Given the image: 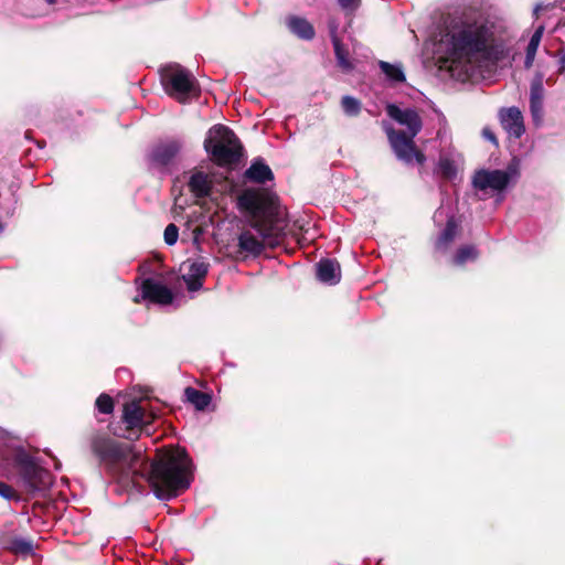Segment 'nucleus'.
<instances>
[{
  "label": "nucleus",
  "mask_w": 565,
  "mask_h": 565,
  "mask_svg": "<svg viewBox=\"0 0 565 565\" xmlns=\"http://www.w3.org/2000/svg\"><path fill=\"white\" fill-rule=\"evenodd\" d=\"M161 82L166 93L180 103L193 95L199 96L201 90L192 73L180 64H169L161 71Z\"/></svg>",
  "instance_id": "obj_6"
},
{
  "label": "nucleus",
  "mask_w": 565,
  "mask_h": 565,
  "mask_svg": "<svg viewBox=\"0 0 565 565\" xmlns=\"http://www.w3.org/2000/svg\"><path fill=\"white\" fill-rule=\"evenodd\" d=\"M379 66L388 81L394 83H403L406 81L405 74L399 66L385 61H380Z\"/></svg>",
  "instance_id": "obj_24"
},
{
  "label": "nucleus",
  "mask_w": 565,
  "mask_h": 565,
  "mask_svg": "<svg viewBox=\"0 0 565 565\" xmlns=\"http://www.w3.org/2000/svg\"><path fill=\"white\" fill-rule=\"evenodd\" d=\"M288 28L294 34L303 40H312L316 34L313 25L307 19L296 15L288 19Z\"/></svg>",
  "instance_id": "obj_21"
},
{
  "label": "nucleus",
  "mask_w": 565,
  "mask_h": 565,
  "mask_svg": "<svg viewBox=\"0 0 565 565\" xmlns=\"http://www.w3.org/2000/svg\"><path fill=\"white\" fill-rule=\"evenodd\" d=\"M244 179L253 183L265 184L273 181L275 175L265 160L262 157H257L252 161L249 168L245 170Z\"/></svg>",
  "instance_id": "obj_16"
},
{
  "label": "nucleus",
  "mask_w": 565,
  "mask_h": 565,
  "mask_svg": "<svg viewBox=\"0 0 565 565\" xmlns=\"http://www.w3.org/2000/svg\"><path fill=\"white\" fill-rule=\"evenodd\" d=\"M478 257L479 252L475 245H463L457 249L454 256V263L458 266H462L468 260H476Z\"/></svg>",
  "instance_id": "obj_25"
},
{
  "label": "nucleus",
  "mask_w": 565,
  "mask_h": 565,
  "mask_svg": "<svg viewBox=\"0 0 565 565\" xmlns=\"http://www.w3.org/2000/svg\"><path fill=\"white\" fill-rule=\"evenodd\" d=\"M0 548L14 555L28 556L33 554V542L18 536L13 531H0Z\"/></svg>",
  "instance_id": "obj_13"
},
{
  "label": "nucleus",
  "mask_w": 565,
  "mask_h": 565,
  "mask_svg": "<svg viewBox=\"0 0 565 565\" xmlns=\"http://www.w3.org/2000/svg\"><path fill=\"white\" fill-rule=\"evenodd\" d=\"M183 280L189 291H198L203 287L204 279H199L189 275L183 276Z\"/></svg>",
  "instance_id": "obj_32"
},
{
  "label": "nucleus",
  "mask_w": 565,
  "mask_h": 565,
  "mask_svg": "<svg viewBox=\"0 0 565 565\" xmlns=\"http://www.w3.org/2000/svg\"><path fill=\"white\" fill-rule=\"evenodd\" d=\"M204 149L218 167H235L244 157V147L236 134L224 125H215L204 140Z\"/></svg>",
  "instance_id": "obj_4"
},
{
  "label": "nucleus",
  "mask_w": 565,
  "mask_h": 565,
  "mask_svg": "<svg viewBox=\"0 0 565 565\" xmlns=\"http://www.w3.org/2000/svg\"><path fill=\"white\" fill-rule=\"evenodd\" d=\"M450 54L454 61L472 62L500 58L501 46L497 42L494 25L475 10H465L452 25Z\"/></svg>",
  "instance_id": "obj_3"
},
{
  "label": "nucleus",
  "mask_w": 565,
  "mask_h": 565,
  "mask_svg": "<svg viewBox=\"0 0 565 565\" xmlns=\"http://www.w3.org/2000/svg\"><path fill=\"white\" fill-rule=\"evenodd\" d=\"M181 149V142L172 139L157 143L148 154V160L156 168L167 167Z\"/></svg>",
  "instance_id": "obj_12"
},
{
  "label": "nucleus",
  "mask_w": 565,
  "mask_h": 565,
  "mask_svg": "<svg viewBox=\"0 0 565 565\" xmlns=\"http://www.w3.org/2000/svg\"><path fill=\"white\" fill-rule=\"evenodd\" d=\"M330 38L338 67L345 74L351 73L354 70V63L350 60L349 50L338 36L335 28L331 30Z\"/></svg>",
  "instance_id": "obj_18"
},
{
  "label": "nucleus",
  "mask_w": 565,
  "mask_h": 565,
  "mask_svg": "<svg viewBox=\"0 0 565 565\" xmlns=\"http://www.w3.org/2000/svg\"><path fill=\"white\" fill-rule=\"evenodd\" d=\"M390 145L398 160L405 164L424 166L426 162L425 153L417 148L414 138L416 136H407L404 130H396L391 126L385 128Z\"/></svg>",
  "instance_id": "obj_7"
},
{
  "label": "nucleus",
  "mask_w": 565,
  "mask_h": 565,
  "mask_svg": "<svg viewBox=\"0 0 565 565\" xmlns=\"http://www.w3.org/2000/svg\"><path fill=\"white\" fill-rule=\"evenodd\" d=\"M544 30H545L544 25L537 26L530 39V42L525 50V60H524V68L525 70L532 68V66L534 64L536 52H537V49L542 41Z\"/></svg>",
  "instance_id": "obj_22"
},
{
  "label": "nucleus",
  "mask_w": 565,
  "mask_h": 565,
  "mask_svg": "<svg viewBox=\"0 0 565 565\" xmlns=\"http://www.w3.org/2000/svg\"><path fill=\"white\" fill-rule=\"evenodd\" d=\"M95 406L99 413L109 415L114 412L115 404L110 395L103 393L96 398Z\"/></svg>",
  "instance_id": "obj_28"
},
{
  "label": "nucleus",
  "mask_w": 565,
  "mask_h": 565,
  "mask_svg": "<svg viewBox=\"0 0 565 565\" xmlns=\"http://www.w3.org/2000/svg\"><path fill=\"white\" fill-rule=\"evenodd\" d=\"M317 278L319 281L333 286L341 280V267L337 259L322 258L317 265Z\"/></svg>",
  "instance_id": "obj_17"
},
{
  "label": "nucleus",
  "mask_w": 565,
  "mask_h": 565,
  "mask_svg": "<svg viewBox=\"0 0 565 565\" xmlns=\"http://www.w3.org/2000/svg\"><path fill=\"white\" fill-rule=\"evenodd\" d=\"M555 55L558 56V74H565V50L559 49Z\"/></svg>",
  "instance_id": "obj_34"
},
{
  "label": "nucleus",
  "mask_w": 565,
  "mask_h": 565,
  "mask_svg": "<svg viewBox=\"0 0 565 565\" xmlns=\"http://www.w3.org/2000/svg\"><path fill=\"white\" fill-rule=\"evenodd\" d=\"M482 136L487 140H489L491 143H493L494 146L499 145L497 136L494 135V132L489 127H484L482 129Z\"/></svg>",
  "instance_id": "obj_35"
},
{
  "label": "nucleus",
  "mask_w": 565,
  "mask_h": 565,
  "mask_svg": "<svg viewBox=\"0 0 565 565\" xmlns=\"http://www.w3.org/2000/svg\"><path fill=\"white\" fill-rule=\"evenodd\" d=\"M12 462L29 494L42 493L51 488L53 476L24 448L19 447L13 451Z\"/></svg>",
  "instance_id": "obj_5"
},
{
  "label": "nucleus",
  "mask_w": 565,
  "mask_h": 565,
  "mask_svg": "<svg viewBox=\"0 0 565 565\" xmlns=\"http://www.w3.org/2000/svg\"><path fill=\"white\" fill-rule=\"evenodd\" d=\"M237 206L252 216L250 226L263 238L257 239L249 231L242 232L238 253L258 257L266 246L276 248L281 244L285 233L276 195L266 190L246 189L238 195Z\"/></svg>",
  "instance_id": "obj_2"
},
{
  "label": "nucleus",
  "mask_w": 565,
  "mask_h": 565,
  "mask_svg": "<svg viewBox=\"0 0 565 565\" xmlns=\"http://www.w3.org/2000/svg\"><path fill=\"white\" fill-rule=\"evenodd\" d=\"M122 423L125 424V433L119 436L128 440H137L142 431L150 435L148 427L150 420L147 419L146 411L137 401H131L124 405Z\"/></svg>",
  "instance_id": "obj_8"
},
{
  "label": "nucleus",
  "mask_w": 565,
  "mask_h": 565,
  "mask_svg": "<svg viewBox=\"0 0 565 565\" xmlns=\"http://www.w3.org/2000/svg\"><path fill=\"white\" fill-rule=\"evenodd\" d=\"M46 2H47L49 4H53V3H55V2H56V0H46Z\"/></svg>",
  "instance_id": "obj_36"
},
{
  "label": "nucleus",
  "mask_w": 565,
  "mask_h": 565,
  "mask_svg": "<svg viewBox=\"0 0 565 565\" xmlns=\"http://www.w3.org/2000/svg\"><path fill=\"white\" fill-rule=\"evenodd\" d=\"M140 290L141 298L143 300H148L156 305H170L174 298L170 288L152 278L143 279L140 286Z\"/></svg>",
  "instance_id": "obj_11"
},
{
  "label": "nucleus",
  "mask_w": 565,
  "mask_h": 565,
  "mask_svg": "<svg viewBox=\"0 0 565 565\" xmlns=\"http://www.w3.org/2000/svg\"><path fill=\"white\" fill-rule=\"evenodd\" d=\"M210 265L204 260H195L189 267V276L204 279L209 273Z\"/></svg>",
  "instance_id": "obj_30"
},
{
  "label": "nucleus",
  "mask_w": 565,
  "mask_h": 565,
  "mask_svg": "<svg viewBox=\"0 0 565 565\" xmlns=\"http://www.w3.org/2000/svg\"><path fill=\"white\" fill-rule=\"evenodd\" d=\"M3 231V225L2 223L0 222V233Z\"/></svg>",
  "instance_id": "obj_38"
},
{
  "label": "nucleus",
  "mask_w": 565,
  "mask_h": 565,
  "mask_svg": "<svg viewBox=\"0 0 565 565\" xmlns=\"http://www.w3.org/2000/svg\"><path fill=\"white\" fill-rule=\"evenodd\" d=\"M515 169L509 166L508 170H487L480 169L472 177V186L480 191L488 189L497 192L504 191L515 173Z\"/></svg>",
  "instance_id": "obj_9"
},
{
  "label": "nucleus",
  "mask_w": 565,
  "mask_h": 565,
  "mask_svg": "<svg viewBox=\"0 0 565 565\" xmlns=\"http://www.w3.org/2000/svg\"><path fill=\"white\" fill-rule=\"evenodd\" d=\"M458 223L455 216L448 217L446 222V226L443 232L439 234L435 242V248L437 250L445 252L448 249L449 245L454 242L458 233Z\"/></svg>",
  "instance_id": "obj_20"
},
{
  "label": "nucleus",
  "mask_w": 565,
  "mask_h": 565,
  "mask_svg": "<svg viewBox=\"0 0 565 565\" xmlns=\"http://www.w3.org/2000/svg\"><path fill=\"white\" fill-rule=\"evenodd\" d=\"M188 186L196 199H204L212 192V183L202 171H198L191 175Z\"/></svg>",
  "instance_id": "obj_19"
},
{
  "label": "nucleus",
  "mask_w": 565,
  "mask_h": 565,
  "mask_svg": "<svg viewBox=\"0 0 565 565\" xmlns=\"http://www.w3.org/2000/svg\"><path fill=\"white\" fill-rule=\"evenodd\" d=\"M341 108L349 117H356L362 110V103L358 98L345 95L341 98Z\"/></svg>",
  "instance_id": "obj_26"
},
{
  "label": "nucleus",
  "mask_w": 565,
  "mask_h": 565,
  "mask_svg": "<svg viewBox=\"0 0 565 565\" xmlns=\"http://www.w3.org/2000/svg\"><path fill=\"white\" fill-rule=\"evenodd\" d=\"M438 172L444 180H454L457 175L455 162L449 158H440L438 162Z\"/></svg>",
  "instance_id": "obj_27"
},
{
  "label": "nucleus",
  "mask_w": 565,
  "mask_h": 565,
  "mask_svg": "<svg viewBox=\"0 0 565 565\" xmlns=\"http://www.w3.org/2000/svg\"><path fill=\"white\" fill-rule=\"evenodd\" d=\"M387 115L399 125L407 127V136H417L423 127V121L418 113L413 108L401 109L395 104L386 105Z\"/></svg>",
  "instance_id": "obj_10"
},
{
  "label": "nucleus",
  "mask_w": 565,
  "mask_h": 565,
  "mask_svg": "<svg viewBox=\"0 0 565 565\" xmlns=\"http://www.w3.org/2000/svg\"><path fill=\"white\" fill-rule=\"evenodd\" d=\"M184 396L198 411H204L212 402L211 394L192 386H188L184 390Z\"/></svg>",
  "instance_id": "obj_23"
},
{
  "label": "nucleus",
  "mask_w": 565,
  "mask_h": 565,
  "mask_svg": "<svg viewBox=\"0 0 565 565\" xmlns=\"http://www.w3.org/2000/svg\"><path fill=\"white\" fill-rule=\"evenodd\" d=\"M30 134H31V131H26V132H25V137H26V138H31V135H30Z\"/></svg>",
  "instance_id": "obj_37"
},
{
  "label": "nucleus",
  "mask_w": 565,
  "mask_h": 565,
  "mask_svg": "<svg viewBox=\"0 0 565 565\" xmlns=\"http://www.w3.org/2000/svg\"><path fill=\"white\" fill-rule=\"evenodd\" d=\"M92 455L106 472L122 486L139 487L145 479L159 500H171L186 491L193 480V462L179 446L157 449L148 465L130 445L117 441L106 433L93 430L88 437Z\"/></svg>",
  "instance_id": "obj_1"
},
{
  "label": "nucleus",
  "mask_w": 565,
  "mask_h": 565,
  "mask_svg": "<svg viewBox=\"0 0 565 565\" xmlns=\"http://www.w3.org/2000/svg\"><path fill=\"white\" fill-rule=\"evenodd\" d=\"M164 242L167 245L172 246L177 243L179 237V228L175 224L170 223L167 225L163 233Z\"/></svg>",
  "instance_id": "obj_31"
},
{
  "label": "nucleus",
  "mask_w": 565,
  "mask_h": 565,
  "mask_svg": "<svg viewBox=\"0 0 565 565\" xmlns=\"http://www.w3.org/2000/svg\"><path fill=\"white\" fill-rule=\"evenodd\" d=\"M502 128L512 137L520 138L524 131V121L518 107L502 108L499 113Z\"/></svg>",
  "instance_id": "obj_14"
},
{
  "label": "nucleus",
  "mask_w": 565,
  "mask_h": 565,
  "mask_svg": "<svg viewBox=\"0 0 565 565\" xmlns=\"http://www.w3.org/2000/svg\"><path fill=\"white\" fill-rule=\"evenodd\" d=\"M0 498L7 501L20 502L21 494L9 483L0 480Z\"/></svg>",
  "instance_id": "obj_29"
},
{
  "label": "nucleus",
  "mask_w": 565,
  "mask_h": 565,
  "mask_svg": "<svg viewBox=\"0 0 565 565\" xmlns=\"http://www.w3.org/2000/svg\"><path fill=\"white\" fill-rule=\"evenodd\" d=\"M340 7L347 11H354L359 8L361 0H338Z\"/></svg>",
  "instance_id": "obj_33"
},
{
  "label": "nucleus",
  "mask_w": 565,
  "mask_h": 565,
  "mask_svg": "<svg viewBox=\"0 0 565 565\" xmlns=\"http://www.w3.org/2000/svg\"><path fill=\"white\" fill-rule=\"evenodd\" d=\"M543 75L536 74L530 87V111L534 121H540L544 113Z\"/></svg>",
  "instance_id": "obj_15"
}]
</instances>
